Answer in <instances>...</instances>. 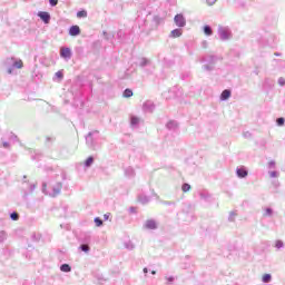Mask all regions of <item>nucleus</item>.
<instances>
[{"instance_id":"nucleus-1","label":"nucleus","mask_w":285,"mask_h":285,"mask_svg":"<svg viewBox=\"0 0 285 285\" xmlns=\"http://www.w3.org/2000/svg\"><path fill=\"white\" fill-rule=\"evenodd\" d=\"M217 61H222V56L217 55H206L202 58L200 62L206 63L203 66V70H206L207 72H213L215 70V63Z\"/></svg>"},{"instance_id":"nucleus-2","label":"nucleus","mask_w":285,"mask_h":285,"mask_svg":"<svg viewBox=\"0 0 285 285\" xmlns=\"http://www.w3.org/2000/svg\"><path fill=\"white\" fill-rule=\"evenodd\" d=\"M217 35L220 41H230V39H233V30H230V27H224L219 24L217 29Z\"/></svg>"},{"instance_id":"nucleus-3","label":"nucleus","mask_w":285,"mask_h":285,"mask_svg":"<svg viewBox=\"0 0 285 285\" xmlns=\"http://www.w3.org/2000/svg\"><path fill=\"white\" fill-rule=\"evenodd\" d=\"M95 135H99V131H89L86 136V144L91 150H97V142L95 141Z\"/></svg>"},{"instance_id":"nucleus-4","label":"nucleus","mask_w":285,"mask_h":285,"mask_svg":"<svg viewBox=\"0 0 285 285\" xmlns=\"http://www.w3.org/2000/svg\"><path fill=\"white\" fill-rule=\"evenodd\" d=\"M22 184H23V186L29 188V190L28 189L23 190V199H28V196L30 194L35 193V190L37 188V185L36 184H30V181H26V180Z\"/></svg>"},{"instance_id":"nucleus-5","label":"nucleus","mask_w":285,"mask_h":285,"mask_svg":"<svg viewBox=\"0 0 285 285\" xmlns=\"http://www.w3.org/2000/svg\"><path fill=\"white\" fill-rule=\"evenodd\" d=\"M60 57L61 59H65L66 61H70L72 59V49L68 47H62L60 49Z\"/></svg>"},{"instance_id":"nucleus-6","label":"nucleus","mask_w":285,"mask_h":285,"mask_svg":"<svg viewBox=\"0 0 285 285\" xmlns=\"http://www.w3.org/2000/svg\"><path fill=\"white\" fill-rule=\"evenodd\" d=\"M174 22L177 28H186V17H184L181 13H177L174 17Z\"/></svg>"},{"instance_id":"nucleus-7","label":"nucleus","mask_w":285,"mask_h":285,"mask_svg":"<svg viewBox=\"0 0 285 285\" xmlns=\"http://www.w3.org/2000/svg\"><path fill=\"white\" fill-rule=\"evenodd\" d=\"M199 198L206 204H213L215 202L213 195L206 190L199 191Z\"/></svg>"},{"instance_id":"nucleus-8","label":"nucleus","mask_w":285,"mask_h":285,"mask_svg":"<svg viewBox=\"0 0 285 285\" xmlns=\"http://www.w3.org/2000/svg\"><path fill=\"white\" fill-rule=\"evenodd\" d=\"M144 228H146V230H157V228H159V224H157V220L155 219H147L144 224Z\"/></svg>"},{"instance_id":"nucleus-9","label":"nucleus","mask_w":285,"mask_h":285,"mask_svg":"<svg viewBox=\"0 0 285 285\" xmlns=\"http://www.w3.org/2000/svg\"><path fill=\"white\" fill-rule=\"evenodd\" d=\"M38 17L46 24L50 23V19H52V17L50 16V12L48 11H39Z\"/></svg>"},{"instance_id":"nucleus-10","label":"nucleus","mask_w":285,"mask_h":285,"mask_svg":"<svg viewBox=\"0 0 285 285\" xmlns=\"http://www.w3.org/2000/svg\"><path fill=\"white\" fill-rule=\"evenodd\" d=\"M236 175L238 179H246V177H248V169L244 166L237 167Z\"/></svg>"},{"instance_id":"nucleus-11","label":"nucleus","mask_w":285,"mask_h":285,"mask_svg":"<svg viewBox=\"0 0 285 285\" xmlns=\"http://www.w3.org/2000/svg\"><path fill=\"white\" fill-rule=\"evenodd\" d=\"M81 35V28L77 24H72L69 28V37H79Z\"/></svg>"},{"instance_id":"nucleus-12","label":"nucleus","mask_w":285,"mask_h":285,"mask_svg":"<svg viewBox=\"0 0 285 285\" xmlns=\"http://www.w3.org/2000/svg\"><path fill=\"white\" fill-rule=\"evenodd\" d=\"M61 188H63V184H62V183H57V184L52 187V193L49 194L50 197H57L58 195H61Z\"/></svg>"},{"instance_id":"nucleus-13","label":"nucleus","mask_w":285,"mask_h":285,"mask_svg":"<svg viewBox=\"0 0 285 285\" xmlns=\"http://www.w3.org/2000/svg\"><path fill=\"white\" fill-rule=\"evenodd\" d=\"M142 110L145 112H153L155 110V102H153L150 100L144 102Z\"/></svg>"},{"instance_id":"nucleus-14","label":"nucleus","mask_w":285,"mask_h":285,"mask_svg":"<svg viewBox=\"0 0 285 285\" xmlns=\"http://www.w3.org/2000/svg\"><path fill=\"white\" fill-rule=\"evenodd\" d=\"M230 95H233L230 89L223 90L220 94V101H228V99H230Z\"/></svg>"},{"instance_id":"nucleus-15","label":"nucleus","mask_w":285,"mask_h":285,"mask_svg":"<svg viewBox=\"0 0 285 285\" xmlns=\"http://www.w3.org/2000/svg\"><path fill=\"white\" fill-rule=\"evenodd\" d=\"M92 242V237L87 234L85 236H82L80 239H79V243L80 244H83V245H87V246H90V243Z\"/></svg>"},{"instance_id":"nucleus-16","label":"nucleus","mask_w":285,"mask_h":285,"mask_svg":"<svg viewBox=\"0 0 285 285\" xmlns=\"http://www.w3.org/2000/svg\"><path fill=\"white\" fill-rule=\"evenodd\" d=\"M135 175H136L135 168H132L131 166L125 168V177L132 179V177H135Z\"/></svg>"},{"instance_id":"nucleus-17","label":"nucleus","mask_w":285,"mask_h":285,"mask_svg":"<svg viewBox=\"0 0 285 285\" xmlns=\"http://www.w3.org/2000/svg\"><path fill=\"white\" fill-rule=\"evenodd\" d=\"M183 33H184V31L178 28V29L171 30L169 37H170L171 39H177V38L181 37Z\"/></svg>"},{"instance_id":"nucleus-18","label":"nucleus","mask_w":285,"mask_h":285,"mask_svg":"<svg viewBox=\"0 0 285 285\" xmlns=\"http://www.w3.org/2000/svg\"><path fill=\"white\" fill-rule=\"evenodd\" d=\"M138 202L140 204H142V206H146V204L150 203V197L146 196V195H139L138 196Z\"/></svg>"},{"instance_id":"nucleus-19","label":"nucleus","mask_w":285,"mask_h":285,"mask_svg":"<svg viewBox=\"0 0 285 285\" xmlns=\"http://www.w3.org/2000/svg\"><path fill=\"white\" fill-rule=\"evenodd\" d=\"M203 32L204 35H206V37H213V27H210L209 24H205L203 27Z\"/></svg>"},{"instance_id":"nucleus-20","label":"nucleus","mask_w":285,"mask_h":285,"mask_svg":"<svg viewBox=\"0 0 285 285\" xmlns=\"http://www.w3.org/2000/svg\"><path fill=\"white\" fill-rule=\"evenodd\" d=\"M60 271H61V273H71L72 267L70 266V264L63 263L60 265Z\"/></svg>"},{"instance_id":"nucleus-21","label":"nucleus","mask_w":285,"mask_h":285,"mask_svg":"<svg viewBox=\"0 0 285 285\" xmlns=\"http://www.w3.org/2000/svg\"><path fill=\"white\" fill-rule=\"evenodd\" d=\"M138 66L140 68H146L147 66H150V59H148V58H140Z\"/></svg>"},{"instance_id":"nucleus-22","label":"nucleus","mask_w":285,"mask_h":285,"mask_svg":"<svg viewBox=\"0 0 285 285\" xmlns=\"http://www.w3.org/2000/svg\"><path fill=\"white\" fill-rule=\"evenodd\" d=\"M139 117L137 116H131L130 117V126L131 128H137V126H139Z\"/></svg>"},{"instance_id":"nucleus-23","label":"nucleus","mask_w":285,"mask_h":285,"mask_svg":"<svg viewBox=\"0 0 285 285\" xmlns=\"http://www.w3.org/2000/svg\"><path fill=\"white\" fill-rule=\"evenodd\" d=\"M78 249L81 250V253H86V255H88V253H90V245H83L80 243Z\"/></svg>"},{"instance_id":"nucleus-24","label":"nucleus","mask_w":285,"mask_h":285,"mask_svg":"<svg viewBox=\"0 0 285 285\" xmlns=\"http://www.w3.org/2000/svg\"><path fill=\"white\" fill-rule=\"evenodd\" d=\"M92 164H95V157L89 156V157L85 160V168H90V166H92Z\"/></svg>"},{"instance_id":"nucleus-25","label":"nucleus","mask_w":285,"mask_h":285,"mask_svg":"<svg viewBox=\"0 0 285 285\" xmlns=\"http://www.w3.org/2000/svg\"><path fill=\"white\" fill-rule=\"evenodd\" d=\"M166 128H167L168 130H175V128H177V121H175V120L168 121V122L166 124Z\"/></svg>"},{"instance_id":"nucleus-26","label":"nucleus","mask_w":285,"mask_h":285,"mask_svg":"<svg viewBox=\"0 0 285 285\" xmlns=\"http://www.w3.org/2000/svg\"><path fill=\"white\" fill-rule=\"evenodd\" d=\"M134 92H132V89L130 88H127L124 90L122 92V97H125V99H130V97H132Z\"/></svg>"},{"instance_id":"nucleus-27","label":"nucleus","mask_w":285,"mask_h":285,"mask_svg":"<svg viewBox=\"0 0 285 285\" xmlns=\"http://www.w3.org/2000/svg\"><path fill=\"white\" fill-rule=\"evenodd\" d=\"M124 246L127 250H135V243L131 240L125 242Z\"/></svg>"},{"instance_id":"nucleus-28","label":"nucleus","mask_w":285,"mask_h":285,"mask_svg":"<svg viewBox=\"0 0 285 285\" xmlns=\"http://www.w3.org/2000/svg\"><path fill=\"white\" fill-rule=\"evenodd\" d=\"M272 279H273V276L271 274H264L263 277H262V282L264 284L271 283Z\"/></svg>"},{"instance_id":"nucleus-29","label":"nucleus","mask_w":285,"mask_h":285,"mask_svg":"<svg viewBox=\"0 0 285 285\" xmlns=\"http://www.w3.org/2000/svg\"><path fill=\"white\" fill-rule=\"evenodd\" d=\"M153 21L156 26H160V23H164V18L160 16H154Z\"/></svg>"},{"instance_id":"nucleus-30","label":"nucleus","mask_w":285,"mask_h":285,"mask_svg":"<svg viewBox=\"0 0 285 285\" xmlns=\"http://www.w3.org/2000/svg\"><path fill=\"white\" fill-rule=\"evenodd\" d=\"M8 239V233L6 230L0 232V244H3Z\"/></svg>"},{"instance_id":"nucleus-31","label":"nucleus","mask_w":285,"mask_h":285,"mask_svg":"<svg viewBox=\"0 0 285 285\" xmlns=\"http://www.w3.org/2000/svg\"><path fill=\"white\" fill-rule=\"evenodd\" d=\"M77 17H78V19H86V17H88V11L80 10L77 12Z\"/></svg>"},{"instance_id":"nucleus-32","label":"nucleus","mask_w":285,"mask_h":285,"mask_svg":"<svg viewBox=\"0 0 285 285\" xmlns=\"http://www.w3.org/2000/svg\"><path fill=\"white\" fill-rule=\"evenodd\" d=\"M263 217H273V208L271 207L265 208Z\"/></svg>"},{"instance_id":"nucleus-33","label":"nucleus","mask_w":285,"mask_h":285,"mask_svg":"<svg viewBox=\"0 0 285 285\" xmlns=\"http://www.w3.org/2000/svg\"><path fill=\"white\" fill-rule=\"evenodd\" d=\"M13 68H17V69H21L23 68V61L21 60H16L13 63H12Z\"/></svg>"},{"instance_id":"nucleus-34","label":"nucleus","mask_w":285,"mask_h":285,"mask_svg":"<svg viewBox=\"0 0 285 285\" xmlns=\"http://www.w3.org/2000/svg\"><path fill=\"white\" fill-rule=\"evenodd\" d=\"M10 219L12 222H19V214L17 212H13L10 214Z\"/></svg>"},{"instance_id":"nucleus-35","label":"nucleus","mask_w":285,"mask_h":285,"mask_svg":"<svg viewBox=\"0 0 285 285\" xmlns=\"http://www.w3.org/2000/svg\"><path fill=\"white\" fill-rule=\"evenodd\" d=\"M94 222H95V224H96V226L99 228V227H101V226H104V220L101 219V218H99V217H96L95 219H94Z\"/></svg>"},{"instance_id":"nucleus-36","label":"nucleus","mask_w":285,"mask_h":285,"mask_svg":"<svg viewBox=\"0 0 285 285\" xmlns=\"http://www.w3.org/2000/svg\"><path fill=\"white\" fill-rule=\"evenodd\" d=\"M284 124H285L284 117H279L276 119V126L282 127V126H284Z\"/></svg>"},{"instance_id":"nucleus-37","label":"nucleus","mask_w":285,"mask_h":285,"mask_svg":"<svg viewBox=\"0 0 285 285\" xmlns=\"http://www.w3.org/2000/svg\"><path fill=\"white\" fill-rule=\"evenodd\" d=\"M181 190L183 193H188V190H190V184L184 183L181 186Z\"/></svg>"},{"instance_id":"nucleus-38","label":"nucleus","mask_w":285,"mask_h":285,"mask_svg":"<svg viewBox=\"0 0 285 285\" xmlns=\"http://www.w3.org/2000/svg\"><path fill=\"white\" fill-rule=\"evenodd\" d=\"M237 217V213L230 212L228 216V222H235V218Z\"/></svg>"},{"instance_id":"nucleus-39","label":"nucleus","mask_w":285,"mask_h":285,"mask_svg":"<svg viewBox=\"0 0 285 285\" xmlns=\"http://www.w3.org/2000/svg\"><path fill=\"white\" fill-rule=\"evenodd\" d=\"M268 175L272 179H275L277 177H279V173L278 171H268Z\"/></svg>"},{"instance_id":"nucleus-40","label":"nucleus","mask_w":285,"mask_h":285,"mask_svg":"<svg viewBox=\"0 0 285 285\" xmlns=\"http://www.w3.org/2000/svg\"><path fill=\"white\" fill-rule=\"evenodd\" d=\"M275 248H277V249L284 248V242H282V240H276V243H275Z\"/></svg>"},{"instance_id":"nucleus-41","label":"nucleus","mask_w":285,"mask_h":285,"mask_svg":"<svg viewBox=\"0 0 285 285\" xmlns=\"http://www.w3.org/2000/svg\"><path fill=\"white\" fill-rule=\"evenodd\" d=\"M243 137H244L245 139H250V137H253V134H250V131H244V132H243Z\"/></svg>"},{"instance_id":"nucleus-42","label":"nucleus","mask_w":285,"mask_h":285,"mask_svg":"<svg viewBox=\"0 0 285 285\" xmlns=\"http://www.w3.org/2000/svg\"><path fill=\"white\" fill-rule=\"evenodd\" d=\"M55 77H56L57 79H63V71H57V72L55 73Z\"/></svg>"},{"instance_id":"nucleus-43","label":"nucleus","mask_w":285,"mask_h":285,"mask_svg":"<svg viewBox=\"0 0 285 285\" xmlns=\"http://www.w3.org/2000/svg\"><path fill=\"white\" fill-rule=\"evenodd\" d=\"M9 139L11 140V141H19V137H17V135H14V134H10V137H9Z\"/></svg>"},{"instance_id":"nucleus-44","label":"nucleus","mask_w":285,"mask_h":285,"mask_svg":"<svg viewBox=\"0 0 285 285\" xmlns=\"http://www.w3.org/2000/svg\"><path fill=\"white\" fill-rule=\"evenodd\" d=\"M58 3H59V0H49V6H51V8L57 7Z\"/></svg>"},{"instance_id":"nucleus-45","label":"nucleus","mask_w":285,"mask_h":285,"mask_svg":"<svg viewBox=\"0 0 285 285\" xmlns=\"http://www.w3.org/2000/svg\"><path fill=\"white\" fill-rule=\"evenodd\" d=\"M7 72H8V75H12V72H14V66L13 65L9 66L7 68Z\"/></svg>"},{"instance_id":"nucleus-46","label":"nucleus","mask_w":285,"mask_h":285,"mask_svg":"<svg viewBox=\"0 0 285 285\" xmlns=\"http://www.w3.org/2000/svg\"><path fill=\"white\" fill-rule=\"evenodd\" d=\"M32 242H39L41 239V236H37V234L31 235Z\"/></svg>"},{"instance_id":"nucleus-47","label":"nucleus","mask_w":285,"mask_h":285,"mask_svg":"<svg viewBox=\"0 0 285 285\" xmlns=\"http://www.w3.org/2000/svg\"><path fill=\"white\" fill-rule=\"evenodd\" d=\"M278 86L284 87L285 86V79L284 77L278 78Z\"/></svg>"},{"instance_id":"nucleus-48","label":"nucleus","mask_w":285,"mask_h":285,"mask_svg":"<svg viewBox=\"0 0 285 285\" xmlns=\"http://www.w3.org/2000/svg\"><path fill=\"white\" fill-rule=\"evenodd\" d=\"M129 213L131 215H137V207H129Z\"/></svg>"},{"instance_id":"nucleus-49","label":"nucleus","mask_w":285,"mask_h":285,"mask_svg":"<svg viewBox=\"0 0 285 285\" xmlns=\"http://www.w3.org/2000/svg\"><path fill=\"white\" fill-rule=\"evenodd\" d=\"M207 6H215L217 0H206Z\"/></svg>"},{"instance_id":"nucleus-50","label":"nucleus","mask_w":285,"mask_h":285,"mask_svg":"<svg viewBox=\"0 0 285 285\" xmlns=\"http://www.w3.org/2000/svg\"><path fill=\"white\" fill-rule=\"evenodd\" d=\"M164 206H175V202H168V200H165L163 202Z\"/></svg>"},{"instance_id":"nucleus-51","label":"nucleus","mask_w":285,"mask_h":285,"mask_svg":"<svg viewBox=\"0 0 285 285\" xmlns=\"http://www.w3.org/2000/svg\"><path fill=\"white\" fill-rule=\"evenodd\" d=\"M275 165H276L275 160H271V161L268 163V168H269V169H273V168H275Z\"/></svg>"},{"instance_id":"nucleus-52","label":"nucleus","mask_w":285,"mask_h":285,"mask_svg":"<svg viewBox=\"0 0 285 285\" xmlns=\"http://www.w3.org/2000/svg\"><path fill=\"white\" fill-rule=\"evenodd\" d=\"M46 188H48V184L42 183V193H43L45 195H48V191H46Z\"/></svg>"},{"instance_id":"nucleus-53","label":"nucleus","mask_w":285,"mask_h":285,"mask_svg":"<svg viewBox=\"0 0 285 285\" xmlns=\"http://www.w3.org/2000/svg\"><path fill=\"white\" fill-rule=\"evenodd\" d=\"M3 148L10 149V142L3 141L2 142Z\"/></svg>"},{"instance_id":"nucleus-54","label":"nucleus","mask_w":285,"mask_h":285,"mask_svg":"<svg viewBox=\"0 0 285 285\" xmlns=\"http://www.w3.org/2000/svg\"><path fill=\"white\" fill-rule=\"evenodd\" d=\"M40 157H41V154L40 153H36V155L32 156L31 158L32 159H40Z\"/></svg>"},{"instance_id":"nucleus-55","label":"nucleus","mask_w":285,"mask_h":285,"mask_svg":"<svg viewBox=\"0 0 285 285\" xmlns=\"http://www.w3.org/2000/svg\"><path fill=\"white\" fill-rule=\"evenodd\" d=\"M167 282H169V284H173V282H175V277L174 276L167 277Z\"/></svg>"},{"instance_id":"nucleus-56","label":"nucleus","mask_w":285,"mask_h":285,"mask_svg":"<svg viewBox=\"0 0 285 285\" xmlns=\"http://www.w3.org/2000/svg\"><path fill=\"white\" fill-rule=\"evenodd\" d=\"M109 218H110V214H105V215H104L105 222H108Z\"/></svg>"},{"instance_id":"nucleus-57","label":"nucleus","mask_w":285,"mask_h":285,"mask_svg":"<svg viewBox=\"0 0 285 285\" xmlns=\"http://www.w3.org/2000/svg\"><path fill=\"white\" fill-rule=\"evenodd\" d=\"M102 35H104L105 39H107V40L110 39V38L108 37V32L104 31Z\"/></svg>"},{"instance_id":"nucleus-58","label":"nucleus","mask_w":285,"mask_h":285,"mask_svg":"<svg viewBox=\"0 0 285 285\" xmlns=\"http://www.w3.org/2000/svg\"><path fill=\"white\" fill-rule=\"evenodd\" d=\"M142 273H144L145 275H148V267H145V268L142 269Z\"/></svg>"},{"instance_id":"nucleus-59","label":"nucleus","mask_w":285,"mask_h":285,"mask_svg":"<svg viewBox=\"0 0 285 285\" xmlns=\"http://www.w3.org/2000/svg\"><path fill=\"white\" fill-rule=\"evenodd\" d=\"M274 57H282V52H274Z\"/></svg>"},{"instance_id":"nucleus-60","label":"nucleus","mask_w":285,"mask_h":285,"mask_svg":"<svg viewBox=\"0 0 285 285\" xmlns=\"http://www.w3.org/2000/svg\"><path fill=\"white\" fill-rule=\"evenodd\" d=\"M176 90H177V87H174V88H171V89L169 90V92H176Z\"/></svg>"},{"instance_id":"nucleus-61","label":"nucleus","mask_w":285,"mask_h":285,"mask_svg":"<svg viewBox=\"0 0 285 285\" xmlns=\"http://www.w3.org/2000/svg\"><path fill=\"white\" fill-rule=\"evenodd\" d=\"M121 35H122V32H121V30H119V31L117 32V37H121Z\"/></svg>"},{"instance_id":"nucleus-62","label":"nucleus","mask_w":285,"mask_h":285,"mask_svg":"<svg viewBox=\"0 0 285 285\" xmlns=\"http://www.w3.org/2000/svg\"><path fill=\"white\" fill-rule=\"evenodd\" d=\"M151 275H157V271H151Z\"/></svg>"},{"instance_id":"nucleus-63","label":"nucleus","mask_w":285,"mask_h":285,"mask_svg":"<svg viewBox=\"0 0 285 285\" xmlns=\"http://www.w3.org/2000/svg\"><path fill=\"white\" fill-rule=\"evenodd\" d=\"M47 141H52V138H50V137H47Z\"/></svg>"},{"instance_id":"nucleus-64","label":"nucleus","mask_w":285,"mask_h":285,"mask_svg":"<svg viewBox=\"0 0 285 285\" xmlns=\"http://www.w3.org/2000/svg\"><path fill=\"white\" fill-rule=\"evenodd\" d=\"M181 95V91H178V94L176 95V97H179Z\"/></svg>"}]
</instances>
